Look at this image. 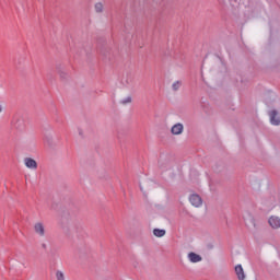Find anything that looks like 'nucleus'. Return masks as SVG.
<instances>
[{
	"instance_id": "obj_15",
	"label": "nucleus",
	"mask_w": 280,
	"mask_h": 280,
	"mask_svg": "<svg viewBox=\"0 0 280 280\" xmlns=\"http://www.w3.org/2000/svg\"><path fill=\"white\" fill-rule=\"evenodd\" d=\"M266 250H269L270 253H275V250H277V248L273 245H267Z\"/></svg>"
},
{
	"instance_id": "obj_14",
	"label": "nucleus",
	"mask_w": 280,
	"mask_h": 280,
	"mask_svg": "<svg viewBox=\"0 0 280 280\" xmlns=\"http://www.w3.org/2000/svg\"><path fill=\"white\" fill-rule=\"evenodd\" d=\"M56 279L57 280H65V272L58 270L56 271Z\"/></svg>"
},
{
	"instance_id": "obj_6",
	"label": "nucleus",
	"mask_w": 280,
	"mask_h": 280,
	"mask_svg": "<svg viewBox=\"0 0 280 280\" xmlns=\"http://www.w3.org/2000/svg\"><path fill=\"white\" fill-rule=\"evenodd\" d=\"M269 122L271 126H280V109L271 108L268 110Z\"/></svg>"
},
{
	"instance_id": "obj_2",
	"label": "nucleus",
	"mask_w": 280,
	"mask_h": 280,
	"mask_svg": "<svg viewBox=\"0 0 280 280\" xmlns=\"http://www.w3.org/2000/svg\"><path fill=\"white\" fill-rule=\"evenodd\" d=\"M271 215L268 219V224L273 231H279L280 229V206H275L271 209Z\"/></svg>"
},
{
	"instance_id": "obj_11",
	"label": "nucleus",
	"mask_w": 280,
	"mask_h": 280,
	"mask_svg": "<svg viewBox=\"0 0 280 280\" xmlns=\"http://www.w3.org/2000/svg\"><path fill=\"white\" fill-rule=\"evenodd\" d=\"M94 10H95L96 14H102V12H104V3L96 2L94 4Z\"/></svg>"
},
{
	"instance_id": "obj_10",
	"label": "nucleus",
	"mask_w": 280,
	"mask_h": 280,
	"mask_svg": "<svg viewBox=\"0 0 280 280\" xmlns=\"http://www.w3.org/2000/svg\"><path fill=\"white\" fill-rule=\"evenodd\" d=\"M155 199L159 200L160 202H167V200H170V197L167 196V191H165V189L161 188V189L156 190Z\"/></svg>"
},
{
	"instance_id": "obj_13",
	"label": "nucleus",
	"mask_w": 280,
	"mask_h": 280,
	"mask_svg": "<svg viewBox=\"0 0 280 280\" xmlns=\"http://www.w3.org/2000/svg\"><path fill=\"white\" fill-rule=\"evenodd\" d=\"M182 84H183V82H180V81L173 82L171 85L172 91H178L180 89Z\"/></svg>"
},
{
	"instance_id": "obj_5",
	"label": "nucleus",
	"mask_w": 280,
	"mask_h": 280,
	"mask_svg": "<svg viewBox=\"0 0 280 280\" xmlns=\"http://www.w3.org/2000/svg\"><path fill=\"white\" fill-rule=\"evenodd\" d=\"M118 102L121 106H128V104H132V94L128 90H124L118 93Z\"/></svg>"
},
{
	"instance_id": "obj_3",
	"label": "nucleus",
	"mask_w": 280,
	"mask_h": 280,
	"mask_svg": "<svg viewBox=\"0 0 280 280\" xmlns=\"http://www.w3.org/2000/svg\"><path fill=\"white\" fill-rule=\"evenodd\" d=\"M33 231L40 240H44V237L47 235V228H45V223H43V221L35 222L33 225Z\"/></svg>"
},
{
	"instance_id": "obj_9",
	"label": "nucleus",
	"mask_w": 280,
	"mask_h": 280,
	"mask_svg": "<svg viewBox=\"0 0 280 280\" xmlns=\"http://www.w3.org/2000/svg\"><path fill=\"white\" fill-rule=\"evenodd\" d=\"M187 259L190 264H201L202 261V255L196 253V252H189L187 254Z\"/></svg>"
},
{
	"instance_id": "obj_16",
	"label": "nucleus",
	"mask_w": 280,
	"mask_h": 280,
	"mask_svg": "<svg viewBox=\"0 0 280 280\" xmlns=\"http://www.w3.org/2000/svg\"><path fill=\"white\" fill-rule=\"evenodd\" d=\"M3 112V107L0 105V113H2Z\"/></svg>"
},
{
	"instance_id": "obj_1",
	"label": "nucleus",
	"mask_w": 280,
	"mask_h": 280,
	"mask_svg": "<svg viewBox=\"0 0 280 280\" xmlns=\"http://www.w3.org/2000/svg\"><path fill=\"white\" fill-rule=\"evenodd\" d=\"M187 200L188 207H190V209H192L194 211H200V209L205 207V199L200 194L196 192V190L189 191Z\"/></svg>"
},
{
	"instance_id": "obj_8",
	"label": "nucleus",
	"mask_w": 280,
	"mask_h": 280,
	"mask_svg": "<svg viewBox=\"0 0 280 280\" xmlns=\"http://www.w3.org/2000/svg\"><path fill=\"white\" fill-rule=\"evenodd\" d=\"M23 163L26 170H32L33 172H35V170H38V162H36L34 158H24Z\"/></svg>"
},
{
	"instance_id": "obj_12",
	"label": "nucleus",
	"mask_w": 280,
	"mask_h": 280,
	"mask_svg": "<svg viewBox=\"0 0 280 280\" xmlns=\"http://www.w3.org/2000/svg\"><path fill=\"white\" fill-rule=\"evenodd\" d=\"M165 230H161V229H154L153 230V235L155 237H165Z\"/></svg>"
},
{
	"instance_id": "obj_4",
	"label": "nucleus",
	"mask_w": 280,
	"mask_h": 280,
	"mask_svg": "<svg viewBox=\"0 0 280 280\" xmlns=\"http://www.w3.org/2000/svg\"><path fill=\"white\" fill-rule=\"evenodd\" d=\"M154 189V183L150 178L140 179V190L144 196H148L150 191Z\"/></svg>"
},
{
	"instance_id": "obj_7",
	"label": "nucleus",
	"mask_w": 280,
	"mask_h": 280,
	"mask_svg": "<svg viewBox=\"0 0 280 280\" xmlns=\"http://www.w3.org/2000/svg\"><path fill=\"white\" fill-rule=\"evenodd\" d=\"M184 132L185 125H183L182 122H176L171 127V135H173V137H180V135H183Z\"/></svg>"
}]
</instances>
